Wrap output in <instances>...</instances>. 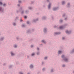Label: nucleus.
I'll return each mask as SVG.
<instances>
[{
    "mask_svg": "<svg viewBox=\"0 0 74 74\" xmlns=\"http://www.w3.org/2000/svg\"><path fill=\"white\" fill-rule=\"evenodd\" d=\"M62 58H64V60L65 62H68V59L67 58H66L64 56V55H62Z\"/></svg>",
    "mask_w": 74,
    "mask_h": 74,
    "instance_id": "1",
    "label": "nucleus"
},
{
    "mask_svg": "<svg viewBox=\"0 0 74 74\" xmlns=\"http://www.w3.org/2000/svg\"><path fill=\"white\" fill-rule=\"evenodd\" d=\"M58 9V8H54L53 9V11H56Z\"/></svg>",
    "mask_w": 74,
    "mask_h": 74,
    "instance_id": "2",
    "label": "nucleus"
},
{
    "mask_svg": "<svg viewBox=\"0 0 74 74\" xmlns=\"http://www.w3.org/2000/svg\"><path fill=\"white\" fill-rule=\"evenodd\" d=\"M66 32L67 33H68V34H70V33H71V32L70 31H68V30H66Z\"/></svg>",
    "mask_w": 74,
    "mask_h": 74,
    "instance_id": "3",
    "label": "nucleus"
},
{
    "mask_svg": "<svg viewBox=\"0 0 74 74\" xmlns=\"http://www.w3.org/2000/svg\"><path fill=\"white\" fill-rule=\"evenodd\" d=\"M61 33L60 32H56L54 33L55 34H56V35H58L60 34Z\"/></svg>",
    "mask_w": 74,
    "mask_h": 74,
    "instance_id": "4",
    "label": "nucleus"
},
{
    "mask_svg": "<svg viewBox=\"0 0 74 74\" xmlns=\"http://www.w3.org/2000/svg\"><path fill=\"white\" fill-rule=\"evenodd\" d=\"M51 4L49 3L48 6V8L49 9H50V8H51Z\"/></svg>",
    "mask_w": 74,
    "mask_h": 74,
    "instance_id": "5",
    "label": "nucleus"
},
{
    "mask_svg": "<svg viewBox=\"0 0 74 74\" xmlns=\"http://www.w3.org/2000/svg\"><path fill=\"white\" fill-rule=\"evenodd\" d=\"M61 53H62V51H58V54H60Z\"/></svg>",
    "mask_w": 74,
    "mask_h": 74,
    "instance_id": "6",
    "label": "nucleus"
},
{
    "mask_svg": "<svg viewBox=\"0 0 74 74\" xmlns=\"http://www.w3.org/2000/svg\"><path fill=\"white\" fill-rule=\"evenodd\" d=\"M47 28H44V32L45 33L46 32H47Z\"/></svg>",
    "mask_w": 74,
    "mask_h": 74,
    "instance_id": "7",
    "label": "nucleus"
},
{
    "mask_svg": "<svg viewBox=\"0 0 74 74\" xmlns=\"http://www.w3.org/2000/svg\"><path fill=\"white\" fill-rule=\"evenodd\" d=\"M11 54L12 56H14V55H15V54L13 53L12 52H11Z\"/></svg>",
    "mask_w": 74,
    "mask_h": 74,
    "instance_id": "8",
    "label": "nucleus"
},
{
    "mask_svg": "<svg viewBox=\"0 0 74 74\" xmlns=\"http://www.w3.org/2000/svg\"><path fill=\"white\" fill-rule=\"evenodd\" d=\"M42 42H43L44 44H45L46 43V42H45V41L44 40H42Z\"/></svg>",
    "mask_w": 74,
    "mask_h": 74,
    "instance_id": "9",
    "label": "nucleus"
},
{
    "mask_svg": "<svg viewBox=\"0 0 74 74\" xmlns=\"http://www.w3.org/2000/svg\"><path fill=\"white\" fill-rule=\"evenodd\" d=\"M0 11H3V9H2V8L0 7Z\"/></svg>",
    "mask_w": 74,
    "mask_h": 74,
    "instance_id": "10",
    "label": "nucleus"
},
{
    "mask_svg": "<svg viewBox=\"0 0 74 74\" xmlns=\"http://www.w3.org/2000/svg\"><path fill=\"white\" fill-rule=\"evenodd\" d=\"M60 29H63V26H60Z\"/></svg>",
    "mask_w": 74,
    "mask_h": 74,
    "instance_id": "11",
    "label": "nucleus"
},
{
    "mask_svg": "<svg viewBox=\"0 0 74 74\" xmlns=\"http://www.w3.org/2000/svg\"><path fill=\"white\" fill-rule=\"evenodd\" d=\"M38 21V19H37L36 20H33V22H36V21Z\"/></svg>",
    "mask_w": 74,
    "mask_h": 74,
    "instance_id": "12",
    "label": "nucleus"
},
{
    "mask_svg": "<svg viewBox=\"0 0 74 74\" xmlns=\"http://www.w3.org/2000/svg\"><path fill=\"white\" fill-rule=\"evenodd\" d=\"M33 66L32 65H30V68H33Z\"/></svg>",
    "mask_w": 74,
    "mask_h": 74,
    "instance_id": "13",
    "label": "nucleus"
},
{
    "mask_svg": "<svg viewBox=\"0 0 74 74\" xmlns=\"http://www.w3.org/2000/svg\"><path fill=\"white\" fill-rule=\"evenodd\" d=\"M62 4L63 5V4H65V2L64 1H63L62 2Z\"/></svg>",
    "mask_w": 74,
    "mask_h": 74,
    "instance_id": "14",
    "label": "nucleus"
},
{
    "mask_svg": "<svg viewBox=\"0 0 74 74\" xmlns=\"http://www.w3.org/2000/svg\"><path fill=\"white\" fill-rule=\"evenodd\" d=\"M70 6V3H68L67 4V7H69Z\"/></svg>",
    "mask_w": 74,
    "mask_h": 74,
    "instance_id": "15",
    "label": "nucleus"
},
{
    "mask_svg": "<svg viewBox=\"0 0 74 74\" xmlns=\"http://www.w3.org/2000/svg\"><path fill=\"white\" fill-rule=\"evenodd\" d=\"M4 39V38H1V41H3V39Z\"/></svg>",
    "mask_w": 74,
    "mask_h": 74,
    "instance_id": "16",
    "label": "nucleus"
},
{
    "mask_svg": "<svg viewBox=\"0 0 74 74\" xmlns=\"http://www.w3.org/2000/svg\"><path fill=\"white\" fill-rule=\"evenodd\" d=\"M22 27H25V25H22Z\"/></svg>",
    "mask_w": 74,
    "mask_h": 74,
    "instance_id": "17",
    "label": "nucleus"
},
{
    "mask_svg": "<svg viewBox=\"0 0 74 74\" xmlns=\"http://www.w3.org/2000/svg\"><path fill=\"white\" fill-rule=\"evenodd\" d=\"M46 18V17H43L42 18L43 19H45Z\"/></svg>",
    "mask_w": 74,
    "mask_h": 74,
    "instance_id": "18",
    "label": "nucleus"
},
{
    "mask_svg": "<svg viewBox=\"0 0 74 74\" xmlns=\"http://www.w3.org/2000/svg\"><path fill=\"white\" fill-rule=\"evenodd\" d=\"M35 54L34 53H33L32 54V56H34V55Z\"/></svg>",
    "mask_w": 74,
    "mask_h": 74,
    "instance_id": "19",
    "label": "nucleus"
},
{
    "mask_svg": "<svg viewBox=\"0 0 74 74\" xmlns=\"http://www.w3.org/2000/svg\"><path fill=\"white\" fill-rule=\"evenodd\" d=\"M14 48H16V47H17V46H16V45H14Z\"/></svg>",
    "mask_w": 74,
    "mask_h": 74,
    "instance_id": "20",
    "label": "nucleus"
},
{
    "mask_svg": "<svg viewBox=\"0 0 74 74\" xmlns=\"http://www.w3.org/2000/svg\"><path fill=\"white\" fill-rule=\"evenodd\" d=\"M13 25H14V26H15V25H16V24L15 23H13Z\"/></svg>",
    "mask_w": 74,
    "mask_h": 74,
    "instance_id": "21",
    "label": "nucleus"
},
{
    "mask_svg": "<svg viewBox=\"0 0 74 74\" xmlns=\"http://www.w3.org/2000/svg\"><path fill=\"white\" fill-rule=\"evenodd\" d=\"M60 22H63V20H60Z\"/></svg>",
    "mask_w": 74,
    "mask_h": 74,
    "instance_id": "22",
    "label": "nucleus"
},
{
    "mask_svg": "<svg viewBox=\"0 0 74 74\" xmlns=\"http://www.w3.org/2000/svg\"><path fill=\"white\" fill-rule=\"evenodd\" d=\"M29 9L31 10V9H32V8H31V7H29Z\"/></svg>",
    "mask_w": 74,
    "mask_h": 74,
    "instance_id": "23",
    "label": "nucleus"
},
{
    "mask_svg": "<svg viewBox=\"0 0 74 74\" xmlns=\"http://www.w3.org/2000/svg\"><path fill=\"white\" fill-rule=\"evenodd\" d=\"M18 2L19 3H21V1H18Z\"/></svg>",
    "mask_w": 74,
    "mask_h": 74,
    "instance_id": "24",
    "label": "nucleus"
},
{
    "mask_svg": "<svg viewBox=\"0 0 74 74\" xmlns=\"http://www.w3.org/2000/svg\"><path fill=\"white\" fill-rule=\"evenodd\" d=\"M24 18H25V19H26V18H27V17L26 16H24Z\"/></svg>",
    "mask_w": 74,
    "mask_h": 74,
    "instance_id": "25",
    "label": "nucleus"
},
{
    "mask_svg": "<svg viewBox=\"0 0 74 74\" xmlns=\"http://www.w3.org/2000/svg\"><path fill=\"white\" fill-rule=\"evenodd\" d=\"M27 24H29V21H27Z\"/></svg>",
    "mask_w": 74,
    "mask_h": 74,
    "instance_id": "26",
    "label": "nucleus"
},
{
    "mask_svg": "<svg viewBox=\"0 0 74 74\" xmlns=\"http://www.w3.org/2000/svg\"><path fill=\"white\" fill-rule=\"evenodd\" d=\"M45 70V68H43L42 69V70H43V71H44V70Z\"/></svg>",
    "mask_w": 74,
    "mask_h": 74,
    "instance_id": "27",
    "label": "nucleus"
},
{
    "mask_svg": "<svg viewBox=\"0 0 74 74\" xmlns=\"http://www.w3.org/2000/svg\"><path fill=\"white\" fill-rule=\"evenodd\" d=\"M23 12H24L23 11H22V12H21V14H23Z\"/></svg>",
    "mask_w": 74,
    "mask_h": 74,
    "instance_id": "28",
    "label": "nucleus"
},
{
    "mask_svg": "<svg viewBox=\"0 0 74 74\" xmlns=\"http://www.w3.org/2000/svg\"><path fill=\"white\" fill-rule=\"evenodd\" d=\"M0 5H2V2H0Z\"/></svg>",
    "mask_w": 74,
    "mask_h": 74,
    "instance_id": "29",
    "label": "nucleus"
},
{
    "mask_svg": "<svg viewBox=\"0 0 74 74\" xmlns=\"http://www.w3.org/2000/svg\"><path fill=\"white\" fill-rule=\"evenodd\" d=\"M20 74H23V73L22 72H20Z\"/></svg>",
    "mask_w": 74,
    "mask_h": 74,
    "instance_id": "30",
    "label": "nucleus"
},
{
    "mask_svg": "<svg viewBox=\"0 0 74 74\" xmlns=\"http://www.w3.org/2000/svg\"><path fill=\"white\" fill-rule=\"evenodd\" d=\"M62 39V40H64V39H65L64 37H63Z\"/></svg>",
    "mask_w": 74,
    "mask_h": 74,
    "instance_id": "31",
    "label": "nucleus"
},
{
    "mask_svg": "<svg viewBox=\"0 0 74 74\" xmlns=\"http://www.w3.org/2000/svg\"><path fill=\"white\" fill-rule=\"evenodd\" d=\"M39 52H37V55H38V53H39Z\"/></svg>",
    "mask_w": 74,
    "mask_h": 74,
    "instance_id": "32",
    "label": "nucleus"
},
{
    "mask_svg": "<svg viewBox=\"0 0 74 74\" xmlns=\"http://www.w3.org/2000/svg\"><path fill=\"white\" fill-rule=\"evenodd\" d=\"M47 59V57H45V60Z\"/></svg>",
    "mask_w": 74,
    "mask_h": 74,
    "instance_id": "33",
    "label": "nucleus"
},
{
    "mask_svg": "<svg viewBox=\"0 0 74 74\" xmlns=\"http://www.w3.org/2000/svg\"><path fill=\"white\" fill-rule=\"evenodd\" d=\"M31 48H32V47H33V45H31Z\"/></svg>",
    "mask_w": 74,
    "mask_h": 74,
    "instance_id": "34",
    "label": "nucleus"
},
{
    "mask_svg": "<svg viewBox=\"0 0 74 74\" xmlns=\"http://www.w3.org/2000/svg\"><path fill=\"white\" fill-rule=\"evenodd\" d=\"M5 5H6V4H3V6H5Z\"/></svg>",
    "mask_w": 74,
    "mask_h": 74,
    "instance_id": "35",
    "label": "nucleus"
},
{
    "mask_svg": "<svg viewBox=\"0 0 74 74\" xmlns=\"http://www.w3.org/2000/svg\"><path fill=\"white\" fill-rule=\"evenodd\" d=\"M62 66H63V67H65V65H62Z\"/></svg>",
    "mask_w": 74,
    "mask_h": 74,
    "instance_id": "36",
    "label": "nucleus"
},
{
    "mask_svg": "<svg viewBox=\"0 0 74 74\" xmlns=\"http://www.w3.org/2000/svg\"><path fill=\"white\" fill-rule=\"evenodd\" d=\"M53 69H51V72H53Z\"/></svg>",
    "mask_w": 74,
    "mask_h": 74,
    "instance_id": "37",
    "label": "nucleus"
},
{
    "mask_svg": "<svg viewBox=\"0 0 74 74\" xmlns=\"http://www.w3.org/2000/svg\"><path fill=\"white\" fill-rule=\"evenodd\" d=\"M20 21H21V22L22 21V19H21V18L20 19Z\"/></svg>",
    "mask_w": 74,
    "mask_h": 74,
    "instance_id": "38",
    "label": "nucleus"
},
{
    "mask_svg": "<svg viewBox=\"0 0 74 74\" xmlns=\"http://www.w3.org/2000/svg\"><path fill=\"white\" fill-rule=\"evenodd\" d=\"M74 52V49L73 50V51H72V52Z\"/></svg>",
    "mask_w": 74,
    "mask_h": 74,
    "instance_id": "39",
    "label": "nucleus"
},
{
    "mask_svg": "<svg viewBox=\"0 0 74 74\" xmlns=\"http://www.w3.org/2000/svg\"><path fill=\"white\" fill-rule=\"evenodd\" d=\"M18 7H19V6H20V5L19 4H18Z\"/></svg>",
    "mask_w": 74,
    "mask_h": 74,
    "instance_id": "40",
    "label": "nucleus"
},
{
    "mask_svg": "<svg viewBox=\"0 0 74 74\" xmlns=\"http://www.w3.org/2000/svg\"><path fill=\"white\" fill-rule=\"evenodd\" d=\"M18 19V17H16V19H15V21H16V19Z\"/></svg>",
    "mask_w": 74,
    "mask_h": 74,
    "instance_id": "41",
    "label": "nucleus"
},
{
    "mask_svg": "<svg viewBox=\"0 0 74 74\" xmlns=\"http://www.w3.org/2000/svg\"><path fill=\"white\" fill-rule=\"evenodd\" d=\"M37 50H39V48H37Z\"/></svg>",
    "mask_w": 74,
    "mask_h": 74,
    "instance_id": "42",
    "label": "nucleus"
},
{
    "mask_svg": "<svg viewBox=\"0 0 74 74\" xmlns=\"http://www.w3.org/2000/svg\"><path fill=\"white\" fill-rule=\"evenodd\" d=\"M65 16V14H63V16Z\"/></svg>",
    "mask_w": 74,
    "mask_h": 74,
    "instance_id": "43",
    "label": "nucleus"
},
{
    "mask_svg": "<svg viewBox=\"0 0 74 74\" xmlns=\"http://www.w3.org/2000/svg\"><path fill=\"white\" fill-rule=\"evenodd\" d=\"M27 33H29V30H28L27 31Z\"/></svg>",
    "mask_w": 74,
    "mask_h": 74,
    "instance_id": "44",
    "label": "nucleus"
},
{
    "mask_svg": "<svg viewBox=\"0 0 74 74\" xmlns=\"http://www.w3.org/2000/svg\"><path fill=\"white\" fill-rule=\"evenodd\" d=\"M54 28L56 27V26H54Z\"/></svg>",
    "mask_w": 74,
    "mask_h": 74,
    "instance_id": "45",
    "label": "nucleus"
},
{
    "mask_svg": "<svg viewBox=\"0 0 74 74\" xmlns=\"http://www.w3.org/2000/svg\"><path fill=\"white\" fill-rule=\"evenodd\" d=\"M27 12H28V11H25V12H26V13H27Z\"/></svg>",
    "mask_w": 74,
    "mask_h": 74,
    "instance_id": "46",
    "label": "nucleus"
},
{
    "mask_svg": "<svg viewBox=\"0 0 74 74\" xmlns=\"http://www.w3.org/2000/svg\"><path fill=\"white\" fill-rule=\"evenodd\" d=\"M47 2H49V0H47Z\"/></svg>",
    "mask_w": 74,
    "mask_h": 74,
    "instance_id": "47",
    "label": "nucleus"
},
{
    "mask_svg": "<svg viewBox=\"0 0 74 74\" xmlns=\"http://www.w3.org/2000/svg\"><path fill=\"white\" fill-rule=\"evenodd\" d=\"M44 64V62H42V64Z\"/></svg>",
    "mask_w": 74,
    "mask_h": 74,
    "instance_id": "48",
    "label": "nucleus"
},
{
    "mask_svg": "<svg viewBox=\"0 0 74 74\" xmlns=\"http://www.w3.org/2000/svg\"><path fill=\"white\" fill-rule=\"evenodd\" d=\"M27 58H29V56H27Z\"/></svg>",
    "mask_w": 74,
    "mask_h": 74,
    "instance_id": "49",
    "label": "nucleus"
},
{
    "mask_svg": "<svg viewBox=\"0 0 74 74\" xmlns=\"http://www.w3.org/2000/svg\"><path fill=\"white\" fill-rule=\"evenodd\" d=\"M66 19H67V18H66L65 19V20H66Z\"/></svg>",
    "mask_w": 74,
    "mask_h": 74,
    "instance_id": "50",
    "label": "nucleus"
},
{
    "mask_svg": "<svg viewBox=\"0 0 74 74\" xmlns=\"http://www.w3.org/2000/svg\"><path fill=\"white\" fill-rule=\"evenodd\" d=\"M22 8H21V10H22Z\"/></svg>",
    "mask_w": 74,
    "mask_h": 74,
    "instance_id": "51",
    "label": "nucleus"
},
{
    "mask_svg": "<svg viewBox=\"0 0 74 74\" xmlns=\"http://www.w3.org/2000/svg\"><path fill=\"white\" fill-rule=\"evenodd\" d=\"M12 66H10V67H11Z\"/></svg>",
    "mask_w": 74,
    "mask_h": 74,
    "instance_id": "52",
    "label": "nucleus"
},
{
    "mask_svg": "<svg viewBox=\"0 0 74 74\" xmlns=\"http://www.w3.org/2000/svg\"><path fill=\"white\" fill-rule=\"evenodd\" d=\"M73 73H74V71H73Z\"/></svg>",
    "mask_w": 74,
    "mask_h": 74,
    "instance_id": "53",
    "label": "nucleus"
},
{
    "mask_svg": "<svg viewBox=\"0 0 74 74\" xmlns=\"http://www.w3.org/2000/svg\"><path fill=\"white\" fill-rule=\"evenodd\" d=\"M17 39H18V38H17Z\"/></svg>",
    "mask_w": 74,
    "mask_h": 74,
    "instance_id": "54",
    "label": "nucleus"
},
{
    "mask_svg": "<svg viewBox=\"0 0 74 74\" xmlns=\"http://www.w3.org/2000/svg\"><path fill=\"white\" fill-rule=\"evenodd\" d=\"M17 12H18V11H17Z\"/></svg>",
    "mask_w": 74,
    "mask_h": 74,
    "instance_id": "55",
    "label": "nucleus"
}]
</instances>
